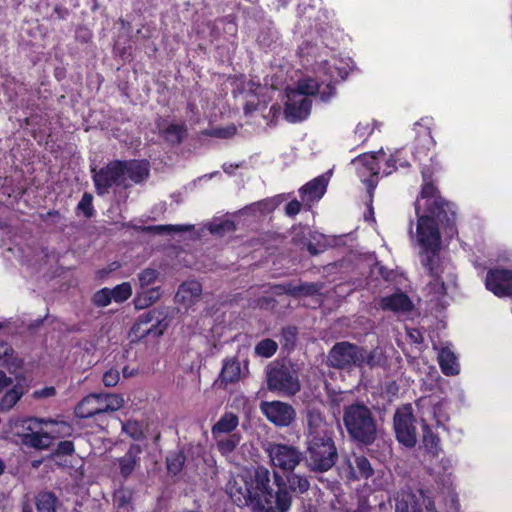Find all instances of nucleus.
<instances>
[{
  "label": "nucleus",
  "instance_id": "obj_1",
  "mask_svg": "<svg viewBox=\"0 0 512 512\" xmlns=\"http://www.w3.org/2000/svg\"><path fill=\"white\" fill-rule=\"evenodd\" d=\"M415 210L418 216L416 240L421 247L420 261L425 271L423 281L428 294L438 300L445 294V279L453 275V267L439 258V225L453 222L455 212L431 183L423 185Z\"/></svg>",
  "mask_w": 512,
  "mask_h": 512
},
{
  "label": "nucleus",
  "instance_id": "obj_2",
  "mask_svg": "<svg viewBox=\"0 0 512 512\" xmlns=\"http://www.w3.org/2000/svg\"><path fill=\"white\" fill-rule=\"evenodd\" d=\"M270 483V472L260 466L253 470H243L231 477L227 483V493L232 501L239 507H249L254 510V503L260 493L265 492Z\"/></svg>",
  "mask_w": 512,
  "mask_h": 512
},
{
  "label": "nucleus",
  "instance_id": "obj_3",
  "mask_svg": "<svg viewBox=\"0 0 512 512\" xmlns=\"http://www.w3.org/2000/svg\"><path fill=\"white\" fill-rule=\"evenodd\" d=\"M343 422L348 434L365 445L376 439L377 423L371 410L361 403L351 404L344 409Z\"/></svg>",
  "mask_w": 512,
  "mask_h": 512
},
{
  "label": "nucleus",
  "instance_id": "obj_4",
  "mask_svg": "<svg viewBox=\"0 0 512 512\" xmlns=\"http://www.w3.org/2000/svg\"><path fill=\"white\" fill-rule=\"evenodd\" d=\"M55 423L52 419L28 417L11 419L9 426L22 445L42 450L48 448L51 443V437L42 431V426Z\"/></svg>",
  "mask_w": 512,
  "mask_h": 512
},
{
  "label": "nucleus",
  "instance_id": "obj_5",
  "mask_svg": "<svg viewBox=\"0 0 512 512\" xmlns=\"http://www.w3.org/2000/svg\"><path fill=\"white\" fill-rule=\"evenodd\" d=\"M319 84L310 78L298 82L296 89H287V101L285 103V118L290 122L302 121L308 117L311 109L309 96L314 95Z\"/></svg>",
  "mask_w": 512,
  "mask_h": 512
},
{
  "label": "nucleus",
  "instance_id": "obj_6",
  "mask_svg": "<svg viewBox=\"0 0 512 512\" xmlns=\"http://www.w3.org/2000/svg\"><path fill=\"white\" fill-rule=\"evenodd\" d=\"M376 351H366L365 349L351 344L349 342L336 343L328 354V364L334 368L345 369L352 366L362 367L368 365L375 366Z\"/></svg>",
  "mask_w": 512,
  "mask_h": 512
},
{
  "label": "nucleus",
  "instance_id": "obj_7",
  "mask_svg": "<svg viewBox=\"0 0 512 512\" xmlns=\"http://www.w3.org/2000/svg\"><path fill=\"white\" fill-rule=\"evenodd\" d=\"M275 484L277 491L275 493L269 489L260 493L258 500L254 503L253 512H288L292 504V495L288 492L284 479L274 472Z\"/></svg>",
  "mask_w": 512,
  "mask_h": 512
},
{
  "label": "nucleus",
  "instance_id": "obj_8",
  "mask_svg": "<svg viewBox=\"0 0 512 512\" xmlns=\"http://www.w3.org/2000/svg\"><path fill=\"white\" fill-rule=\"evenodd\" d=\"M417 412L423 430L431 427H445L449 421L448 403L436 396L421 397L416 402Z\"/></svg>",
  "mask_w": 512,
  "mask_h": 512
},
{
  "label": "nucleus",
  "instance_id": "obj_9",
  "mask_svg": "<svg viewBox=\"0 0 512 512\" xmlns=\"http://www.w3.org/2000/svg\"><path fill=\"white\" fill-rule=\"evenodd\" d=\"M123 399L116 394H90L76 406L75 414L90 418L98 414L115 412L123 406Z\"/></svg>",
  "mask_w": 512,
  "mask_h": 512
},
{
  "label": "nucleus",
  "instance_id": "obj_10",
  "mask_svg": "<svg viewBox=\"0 0 512 512\" xmlns=\"http://www.w3.org/2000/svg\"><path fill=\"white\" fill-rule=\"evenodd\" d=\"M309 467L314 471H328L336 462L337 449L332 438L307 441Z\"/></svg>",
  "mask_w": 512,
  "mask_h": 512
},
{
  "label": "nucleus",
  "instance_id": "obj_11",
  "mask_svg": "<svg viewBox=\"0 0 512 512\" xmlns=\"http://www.w3.org/2000/svg\"><path fill=\"white\" fill-rule=\"evenodd\" d=\"M267 386L270 391L285 396H293L300 391L298 373L292 367L281 365L272 367L267 373Z\"/></svg>",
  "mask_w": 512,
  "mask_h": 512
},
{
  "label": "nucleus",
  "instance_id": "obj_12",
  "mask_svg": "<svg viewBox=\"0 0 512 512\" xmlns=\"http://www.w3.org/2000/svg\"><path fill=\"white\" fill-rule=\"evenodd\" d=\"M264 451L272 466L282 471H293L302 460V452L294 445L268 442Z\"/></svg>",
  "mask_w": 512,
  "mask_h": 512
},
{
  "label": "nucleus",
  "instance_id": "obj_13",
  "mask_svg": "<svg viewBox=\"0 0 512 512\" xmlns=\"http://www.w3.org/2000/svg\"><path fill=\"white\" fill-rule=\"evenodd\" d=\"M98 194L108 193L113 186L127 188L130 186L128 177L125 176L123 161H114L101 168L93 176Z\"/></svg>",
  "mask_w": 512,
  "mask_h": 512
},
{
  "label": "nucleus",
  "instance_id": "obj_14",
  "mask_svg": "<svg viewBox=\"0 0 512 512\" xmlns=\"http://www.w3.org/2000/svg\"><path fill=\"white\" fill-rule=\"evenodd\" d=\"M394 429L399 442L407 447H413L416 444L415 418L410 404L397 409L394 415Z\"/></svg>",
  "mask_w": 512,
  "mask_h": 512
},
{
  "label": "nucleus",
  "instance_id": "obj_15",
  "mask_svg": "<svg viewBox=\"0 0 512 512\" xmlns=\"http://www.w3.org/2000/svg\"><path fill=\"white\" fill-rule=\"evenodd\" d=\"M384 156L385 153L379 151L376 154H363L352 161L356 166L358 176L366 184L370 196L377 186V175L380 172L379 162L383 160Z\"/></svg>",
  "mask_w": 512,
  "mask_h": 512
},
{
  "label": "nucleus",
  "instance_id": "obj_16",
  "mask_svg": "<svg viewBox=\"0 0 512 512\" xmlns=\"http://www.w3.org/2000/svg\"><path fill=\"white\" fill-rule=\"evenodd\" d=\"M260 411L277 427H288L296 417L295 409L282 401H263L260 404Z\"/></svg>",
  "mask_w": 512,
  "mask_h": 512
},
{
  "label": "nucleus",
  "instance_id": "obj_17",
  "mask_svg": "<svg viewBox=\"0 0 512 512\" xmlns=\"http://www.w3.org/2000/svg\"><path fill=\"white\" fill-rule=\"evenodd\" d=\"M486 288L498 297L512 295V272L505 269L490 270L485 280Z\"/></svg>",
  "mask_w": 512,
  "mask_h": 512
},
{
  "label": "nucleus",
  "instance_id": "obj_18",
  "mask_svg": "<svg viewBox=\"0 0 512 512\" xmlns=\"http://www.w3.org/2000/svg\"><path fill=\"white\" fill-rule=\"evenodd\" d=\"M307 441L331 438L330 428L322 414L317 410H309L307 414Z\"/></svg>",
  "mask_w": 512,
  "mask_h": 512
},
{
  "label": "nucleus",
  "instance_id": "obj_19",
  "mask_svg": "<svg viewBox=\"0 0 512 512\" xmlns=\"http://www.w3.org/2000/svg\"><path fill=\"white\" fill-rule=\"evenodd\" d=\"M397 512H436L434 502L420 494L417 498L415 495H407L397 504Z\"/></svg>",
  "mask_w": 512,
  "mask_h": 512
},
{
  "label": "nucleus",
  "instance_id": "obj_20",
  "mask_svg": "<svg viewBox=\"0 0 512 512\" xmlns=\"http://www.w3.org/2000/svg\"><path fill=\"white\" fill-rule=\"evenodd\" d=\"M142 451L143 450L140 445L132 444L125 455L118 458L119 470L123 478H128L139 466Z\"/></svg>",
  "mask_w": 512,
  "mask_h": 512
},
{
  "label": "nucleus",
  "instance_id": "obj_21",
  "mask_svg": "<svg viewBox=\"0 0 512 512\" xmlns=\"http://www.w3.org/2000/svg\"><path fill=\"white\" fill-rule=\"evenodd\" d=\"M202 294V286L197 281H187L180 285L176 293V299L185 307H190L199 301Z\"/></svg>",
  "mask_w": 512,
  "mask_h": 512
},
{
  "label": "nucleus",
  "instance_id": "obj_22",
  "mask_svg": "<svg viewBox=\"0 0 512 512\" xmlns=\"http://www.w3.org/2000/svg\"><path fill=\"white\" fill-rule=\"evenodd\" d=\"M248 374V365L245 364L244 369L241 368L239 361L234 358L227 359L224 361L220 378L221 381L228 383H235L239 381L241 378L246 377Z\"/></svg>",
  "mask_w": 512,
  "mask_h": 512
},
{
  "label": "nucleus",
  "instance_id": "obj_23",
  "mask_svg": "<svg viewBox=\"0 0 512 512\" xmlns=\"http://www.w3.org/2000/svg\"><path fill=\"white\" fill-rule=\"evenodd\" d=\"M327 179L325 176L317 177L300 189L302 200L305 202H314L319 200L326 191Z\"/></svg>",
  "mask_w": 512,
  "mask_h": 512
},
{
  "label": "nucleus",
  "instance_id": "obj_24",
  "mask_svg": "<svg viewBox=\"0 0 512 512\" xmlns=\"http://www.w3.org/2000/svg\"><path fill=\"white\" fill-rule=\"evenodd\" d=\"M380 307L383 310L393 312H408L412 308V302L404 293H395L381 298Z\"/></svg>",
  "mask_w": 512,
  "mask_h": 512
},
{
  "label": "nucleus",
  "instance_id": "obj_25",
  "mask_svg": "<svg viewBox=\"0 0 512 512\" xmlns=\"http://www.w3.org/2000/svg\"><path fill=\"white\" fill-rule=\"evenodd\" d=\"M125 176L128 177V182L140 183L148 178L149 176V163L147 161L132 160L125 161Z\"/></svg>",
  "mask_w": 512,
  "mask_h": 512
},
{
  "label": "nucleus",
  "instance_id": "obj_26",
  "mask_svg": "<svg viewBox=\"0 0 512 512\" xmlns=\"http://www.w3.org/2000/svg\"><path fill=\"white\" fill-rule=\"evenodd\" d=\"M438 361L441 371L446 376H454L459 374L460 365L457 361L455 353L451 350L450 347L445 346L441 348L438 353Z\"/></svg>",
  "mask_w": 512,
  "mask_h": 512
},
{
  "label": "nucleus",
  "instance_id": "obj_27",
  "mask_svg": "<svg viewBox=\"0 0 512 512\" xmlns=\"http://www.w3.org/2000/svg\"><path fill=\"white\" fill-rule=\"evenodd\" d=\"M239 424L238 417L233 413H225L221 418L213 425L211 433L213 438H218L223 434H229L234 431Z\"/></svg>",
  "mask_w": 512,
  "mask_h": 512
},
{
  "label": "nucleus",
  "instance_id": "obj_28",
  "mask_svg": "<svg viewBox=\"0 0 512 512\" xmlns=\"http://www.w3.org/2000/svg\"><path fill=\"white\" fill-rule=\"evenodd\" d=\"M21 366V361L14 355L12 347L0 341V368H6L14 373Z\"/></svg>",
  "mask_w": 512,
  "mask_h": 512
},
{
  "label": "nucleus",
  "instance_id": "obj_29",
  "mask_svg": "<svg viewBox=\"0 0 512 512\" xmlns=\"http://www.w3.org/2000/svg\"><path fill=\"white\" fill-rule=\"evenodd\" d=\"M351 479H367L373 474L369 460L364 456H356L353 462L349 463Z\"/></svg>",
  "mask_w": 512,
  "mask_h": 512
},
{
  "label": "nucleus",
  "instance_id": "obj_30",
  "mask_svg": "<svg viewBox=\"0 0 512 512\" xmlns=\"http://www.w3.org/2000/svg\"><path fill=\"white\" fill-rule=\"evenodd\" d=\"M25 392L23 385L16 383L8 390L0 400V412H7L12 409L21 399Z\"/></svg>",
  "mask_w": 512,
  "mask_h": 512
},
{
  "label": "nucleus",
  "instance_id": "obj_31",
  "mask_svg": "<svg viewBox=\"0 0 512 512\" xmlns=\"http://www.w3.org/2000/svg\"><path fill=\"white\" fill-rule=\"evenodd\" d=\"M133 493L129 489H119L114 493V507L116 512H133Z\"/></svg>",
  "mask_w": 512,
  "mask_h": 512
},
{
  "label": "nucleus",
  "instance_id": "obj_32",
  "mask_svg": "<svg viewBox=\"0 0 512 512\" xmlns=\"http://www.w3.org/2000/svg\"><path fill=\"white\" fill-rule=\"evenodd\" d=\"M284 484H286L290 494H303L310 488L309 480L305 476L294 473L286 477Z\"/></svg>",
  "mask_w": 512,
  "mask_h": 512
},
{
  "label": "nucleus",
  "instance_id": "obj_33",
  "mask_svg": "<svg viewBox=\"0 0 512 512\" xmlns=\"http://www.w3.org/2000/svg\"><path fill=\"white\" fill-rule=\"evenodd\" d=\"M216 440V447L219 452L225 456L229 457L230 454L236 449L241 441V436L239 434H231L227 437L218 436V438H214Z\"/></svg>",
  "mask_w": 512,
  "mask_h": 512
},
{
  "label": "nucleus",
  "instance_id": "obj_34",
  "mask_svg": "<svg viewBox=\"0 0 512 512\" xmlns=\"http://www.w3.org/2000/svg\"><path fill=\"white\" fill-rule=\"evenodd\" d=\"M160 298V290L159 288H152L148 290H143L138 292L135 299L134 304L137 309H144L153 303H155Z\"/></svg>",
  "mask_w": 512,
  "mask_h": 512
},
{
  "label": "nucleus",
  "instance_id": "obj_35",
  "mask_svg": "<svg viewBox=\"0 0 512 512\" xmlns=\"http://www.w3.org/2000/svg\"><path fill=\"white\" fill-rule=\"evenodd\" d=\"M322 285L318 283H303L300 285L287 284L283 290L290 295H313L320 291Z\"/></svg>",
  "mask_w": 512,
  "mask_h": 512
},
{
  "label": "nucleus",
  "instance_id": "obj_36",
  "mask_svg": "<svg viewBox=\"0 0 512 512\" xmlns=\"http://www.w3.org/2000/svg\"><path fill=\"white\" fill-rule=\"evenodd\" d=\"M56 497L50 492L39 493L36 497L38 512H55Z\"/></svg>",
  "mask_w": 512,
  "mask_h": 512
},
{
  "label": "nucleus",
  "instance_id": "obj_37",
  "mask_svg": "<svg viewBox=\"0 0 512 512\" xmlns=\"http://www.w3.org/2000/svg\"><path fill=\"white\" fill-rule=\"evenodd\" d=\"M433 470L443 484H449L453 470L452 460L449 458H442Z\"/></svg>",
  "mask_w": 512,
  "mask_h": 512
},
{
  "label": "nucleus",
  "instance_id": "obj_38",
  "mask_svg": "<svg viewBox=\"0 0 512 512\" xmlns=\"http://www.w3.org/2000/svg\"><path fill=\"white\" fill-rule=\"evenodd\" d=\"M423 444L426 450L433 457L438 456L440 451V440L439 438L431 432L430 428L423 430Z\"/></svg>",
  "mask_w": 512,
  "mask_h": 512
},
{
  "label": "nucleus",
  "instance_id": "obj_39",
  "mask_svg": "<svg viewBox=\"0 0 512 512\" xmlns=\"http://www.w3.org/2000/svg\"><path fill=\"white\" fill-rule=\"evenodd\" d=\"M277 343L271 339H264L255 346V353L258 356L269 358L277 351Z\"/></svg>",
  "mask_w": 512,
  "mask_h": 512
},
{
  "label": "nucleus",
  "instance_id": "obj_40",
  "mask_svg": "<svg viewBox=\"0 0 512 512\" xmlns=\"http://www.w3.org/2000/svg\"><path fill=\"white\" fill-rule=\"evenodd\" d=\"M113 301L121 303L132 295V287L129 282H123L111 289Z\"/></svg>",
  "mask_w": 512,
  "mask_h": 512
},
{
  "label": "nucleus",
  "instance_id": "obj_41",
  "mask_svg": "<svg viewBox=\"0 0 512 512\" xmlns=\"http://www.w3.org/2000/svg\"><path fill=\"white\" fill-rule=\"evenodd\" d=\"M184 133L185 129L183 125L171 124L164 131V137L168 142L178 144L181 142Z\"/></svg>",
  "mask_w": 512,
  "mask_h": 512
},
{
  "label": "nucleus",
  "instance_id": "obj_42",
  "mask_svg": "<svg viewBox=\"0 0 512 512\" xmlns=\"http://www.w3.org/2000/svg\"><path fill=\"white\" fill-rule=\"evenodd\" d=\"M148 230H154L158 233H183L189 232L194 229V225L191 224H177V225H159L147 228Z\"/></svg>",
  "mask_w": 512,
  "mask_h": 512
},
{
  "label": "nucleus",
  "instance_id": "obj_43",
  "mask_svg": "<svg viewBox=\"0 0 512 512\" xmlns=\"http://www.w3.org/2000/svg\"><path fill=\"white\" fill-rule=\"evenodd\" d=\"M159 277V272L152 268H146L138 274V281L141 288L153 285Z\"/></svg>",
  "mask_w": 512,
  "mask_h": 512
},
{
  "label": "nucleus",
  "instance_id": "obj_44",
  "mask_svg": "<svg viewBox=\"0 0 512 512\" xmlns=\"http://www.w3.org/2000/svg\"><path fill=\"white\" fill-rule=\"evenodd\" d=\"M122 430L135 440H139L144 437L142 426L137 421L126 422L125 424H123Z\"/></svg>",
  "mask_w": 512,
  "mask_h": 512
},
{
  "label": "nucleus",
  "instance_id": "obj_45",
  "mask_svg": "<svg viewBox=\"0 0 512 512\" xmlns=\"http://www.w3.org/2000/svg\"><path fill=\"white\" fill-rule=\"evenodd\" d=\"M185 461V457L182 453H176L174 455H171L167 458V467L169 472L173 474H177Z\"/></svg>",
  "mask_w": 512,
  "mask_h": 512
},
{
  "label": "nucleus",
  "instance_id": "obj_46",
  "mask_svg": "<svg viewBox=\"0 0 512 512\" xmlns=\"http://www.w3.org/2000/svg\"><path fill=\"white\" fill-rule=\"evenodd\" d=\"M112 292L109 288H103L96 292L93 297V301L97 306L105 307L112 302Z\"/></svg>",
  "mask_w": 512,
  "mask_h": 512
},
{
  "label": "nucleus",
  "instance_id": "obj_47",
  "mask_svg": "<svg viewBox=\"0 0 512 512\" xmlns=\"http://www.w3.org/2000/svg\"><path fill=\"white\" fill-rule=\"evenodd\" d=\"M92 200H93L92 195L85 193L82 196L80 202L78 203V209L81 212H83V214L88 218L91 217L94 213V209L92 206Z\"/></svg>",
  "mask_w": 512,
  "mask_h": 512
},
{
  "label": "nucleus",
  "instance_id": "obj_48",
  "mask_svg": "<svg viewBox=\"0 0 512 512\" xmlns=\"http://www.w3.org/2000/svg\"><path fill=\"white\" fill-rule=\"evenodd\" d=\"M120 380V373L116 369H109L103 375V383L106 387H114Z\"/></svg>",
  "mask_w": 512,
  "mask_h": 512
},
{
  "label": "nucleus",
  "instance_id": "obj_49",
  "mask_svg": "<svg viewBox=\"0 0 512 512\" xmlns=\"http://www.w3.org/2000/svg\"><path fill=\"white\" fill-rule=\"evenodd\" d=\"M373 131V127L369 122L359 123L355 129V134L359 135V140L364 141L370 133Z\"/></svg>",
  "mask_w": 512,
  "mask_h": 512
},
{
  "label": "nucleus",
  "instance_id": "obj_50",
  "mask_svg": "<svg viewBox=\"0 0 512 512\" xmlns=\"http://www.w3.org/2000/svg\"><path fill=\"white\" fill-rule=\"evenodd\" d=\"M56 394L54 387H44L33 392V397L36 399L52 397Z\"/></svg>",
  "mask_w": 512,
  "mask_h": 512
},
{
  "label": "nucleus",
  "instance_id": "obj_51",
  "mask_svg": "<svg viewBox=\"0 0 512 512\" xmlns=\"http://www.w3.org/2000/svg\"><path fill=\"white\" fill-rule=\"evenodd\" d=\"M235 132H236L235 127H229L226 129H214L211 132V135L218 137V138H229V137L233 136L235 134Z\"/></svg>",
  "mask_w": 512,
  "mask_h": 512
},
{
  "label": "nucleus",
  "instance_id": "obj_52",
  "mask_svg": "<svg viewBox=\"0 0 512 512\" xmlns=\"http://www.w3.org/2000/svg\"><path fill=\"white\" fill-rule=\"evenodd\" d=\"M301 210V203L297 200L290 201L285 207V213L288 216H295Z\"/></svg>",
  "mask_w": 512,
  "mask_h": 512
},
{
  "label": "nucleus",
  "instance_id": "obj_53",
  "mask_svg": "<svg viewBox=\"0 0 512 512\" xmlns=\"http://www.w3.org/2000/svg\"><path fill=\"white\" fill-rule=\"evenodd\" d=\"M156 314H158V313L155 310H153V311H149L146 315H142L140 317V321H139L138 325L147 324V323L151 322L154 319H155V321L157 322L158 325H161L160 319L158 317H155Z\"/></svg>",
  "mask_w": 512,
  "mask_h": 512
},
{
  "label": "nucleus",
  "instance_id": "obj_54",
  "mask_svg": "<svg viewBox=\"0 0 512 512\" xmlns=\"http://www.w3.org/2000/svg\"><path fill=\"white\" fill-rule=\"evenodd\" d=\"M74 451V445L71 441H63L58 445V452L62 454H71Z\"/></svg>",
  "mask_w": 512,
  "mask_h": 512
},
{
  "label": "nucleus",
  "instance_id": "obj_55",
  "mask_svg": "<svg viewBox=\"0 0 512 512\" xmlns=\"http://www.w3.org/2000/svg\"><path fill=\"white\" fill-rule=\"evenodd\" d=\"M396 159L394 156H392L391 158L387 159L386 162H385V168L383 169V174L384 175H390L396 168L395 164H396Z\"/></svg>",
  "mask_w": 512,
  "mask_h": 512
},
{
  "label": "nucleus",
  "instance_id": "obj_56",
  "mask_svg": "<svg viewBox=\"0 0 512 512\" xmlns=\"http://www.w3.org/2000/svg\"><path fill=\"white\" fill-rule=\"evenodd\" d=\"M12 383V379L7 377L4 372L0 371V391L12 385Z\"/></svg>",
  "mask_w": 512,
  "mask_h": 512
},
{
  "label": "nucleus",
  "instance_id": "obj_57",
  "mask_svg": "<svg viewBox=\"0 0 512 512\" xmlns=\"http://www.w3.org/2000/svg\"><path fill=\"white\" fill-rule=\"evenodd\" d=\"M409 336L416 343H420L423 340L422 335L418 330H413V331L409 332Z\"/></svg>",
  "mask_w": 512,
  "mask_h": 512
},
{
  "label": "nucleus",
  "instance_id": "obj_58",
  "mask_svg": "<svg viewBox=\"0 0 512 512\" xmlns=\"http://www.w3.org/2000/svg\"><path fill=\"white\" fill-rule=\"evenodd\" d=\"M224 225H226V223L221 224V225L212 224V225L210 226V231H211V233H220V232H221V230L223 229Z\"/></svg>",
  "mask_w": 512,
  "mask_h": 512
},
{
  "label": "nucleus",
  "instance_id": "obj_59",
  "mask_svg": "<svg viewBox=\"0 0 512 512\" xmlns=\"http://www.w3.org/2000/svg\"><path fill=\"white\" fill-rule=\"evenodd\" d=\"M237 167H238V165L233 166L232 164H230L229 166H228L227 164H224V165H223V169H224V171H225V172H227V173H231V172H232V169H233V168H237Z\"/></svg>",
  "mask_w": 512,
  "mask_h": 512
},
{
  "label": "nucleus",
  "instance_id": "obj_60",
  "mask_svg": "<svg viewBox=\"0 0 512 512\" xmlns=\"http://www.w3.org/2000/svg\"><path fill=\"white\" fill-rule=\"evenodd\" d=\"M153 328H154V325H152L150 328L146 329L144 332L147 334H150L152 332H154V334H162L163 333V329H160L158 332H156L153 330Z\"/></svg>",
  "mask_w": 512,
  "mask_h": 512
},
{
  "label": "nucleus",
  "instance_id": "obj_61",
  "mask_svg": "<svg viewBox=\"0 0 512 512\" xmlns=\"http://www.w3.org/2000/svg\"><path fill=\"white\" fill-rule=\"evenodd\" d=\"M22 512H33V508L30 504L25 503L23 505Z\"/></svg>",
  "mask_w": 512,
  "mask_h": 512
},
{
  "label": "nucleus",
  "instance_id": "obj_62",
  "mask_svg": "<svg viewBox=\"0 0 512 512\" xmlns=\"http://www.w3.org/2000/svg\"><path fill=\"white\" fill-rule=\"evenodd\" d=\"M4 467V463L0 460V475L3 473Z\"/></svg>",
  "mask_w": 512,
  "mask_h": 512
},
{
  "label": "nucleus",
  "instance_id": "obj_63",
  "mask_svg": "<svg viewBox=\"0 0 512 512\" xmlns=\"http://www.w3.org/2000/svg\"><path fill=\"white\" fill-rule=\"evenodd\" d=\"M309 251L312 253V254H316V250L312 247V245H309L308 247Z\"/></svg>",
  "mask_w": 512,
  "mask_h": 512
},
{
  "label": "nucleus",
  "instance_id": "obj_64",
  "mask_svg": "<svg viewBox=\"0 0 512 512\" xmlns=\"http://www.w3.org/2000/svg\"><path fill=\"white\" fill-rule=\"evenodd\" d=\"M245 110H246V112H249L250 111V107L248 105H246Z\"/></svg>",
  "mask_w": 512,
  "mask_h": 512
}]
</instances>
